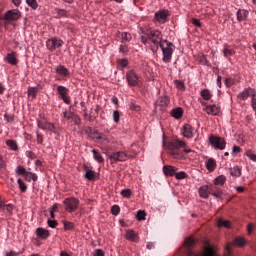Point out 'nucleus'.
<instances>
[{"label": "nucleus", "mask_w": 256, "mask_h": 256, "mask_svg": "<svg viewBox=\"0 0 256 256\" xmlns=\"http://www.w3.org/2000/svg\"><path fill=\"white\" fill-rule=\"evenodd\" d=\"M143 35L140 37L141 43L143 45H149L153 53L159 51L161 43H163V34L161 31L153 28H147L142 31Z\"/></svg>", "instance_id": "obj_1"}, {"label": "nucleus", "mask_w": 256, "mask_h": 256, "mask_svg": "<svg viewBox=\"0 0 256 256\" xmlns=\"http://www.w3.org/2000/svg\"><path fill=\"white\" fill-rule=\"evenodd\" d=\"M166 147L168 149V154L172 155L175 159H181V157H183V150L181 149H184V153H191L193 151L187 148V144L181 140L169 142Z\"/></svg>", "instance_id": "obj_2"}, {"label": "nucleus", "mask_w": 256, "mask_h": 256, "mask_svg": "<svg viewBox=\"0 0 256 256\" xmlns=\"http://www.w3.org/2000/svg\"><path fill=\"white\" fill-rule=\"evenodd\" d=\"M159 47L162 49V61L164 63H171V59H173V51H175V45L173 42L163 40Z\"/></svg>", "instance_id": "obj_3"}, {"label": "nucleus", "mask_w": 256, "mask_h": 256, "mask_svg": "<svg viewBox=\"0 0 256 256\" xmlns=\"http://www.w3.org/2000/svg\"><path fill=\"white\" fill-rule=\"evenodd\" d=\"M65 205V210L68 213H74L77 209H79V199L75 197H68L63 201Z\"/></svg>", "instance_id": "obj_4"}, {"label": "nucleus", "mask_w": 256, "mask_h": 256, "mask_svg": "<svg viewBox=\"0 0 256 256\" xmlns=\"http://www.w3.org/2000/svg\"><path fill=\"white\" fill-rule=\"evenodd\" d=\"M209 141L212 147H215V149L223 150L227 145V142H225V139L215 135H210Z\"/></svg>", "instance_id": "obj_5"}, {"label": "nucleus", "mask_w": 256, "mask_h": 256, "mask_svg": "<svg viewBox=\"0 0 256 256\" xmlns=\"http://www.w3.org/2000/svg\"><path fill=\"white\" fill-rule=\"evenodd\" d=\"M57 93L66 105H71V97H69V89L63 85L57 87Z\"/></svg>", "instance_id": "obj_6"}, {"label": "nucleus", "mask_w": 256, "mask_h": 256, "mask_svg": "<svg viewBox=\"0 0 256 256\" xmlns=\"http://www.w3.org/2000/svg\"><path fill=\"white\" fill-rule=\"evenodd\" d=\"M109 159H111V161H113L114 163L123 162L129 159V154L123 151L113 152L109 155Z\"/></svg>", "instance_id": "obj_7"}, {"label": "nucleus", "mask_w": 256, "mask_h": 256, "mask_svg": "<svg viewBox=\"0 0 256 256\" xmlns=\"http://www.w3.org/2000/svg\"><path fill=\"white\" fill-rule=\"evenodd\" d=\"M126 79L129 87H137L139 86V76L135 73V71L130 70L126 73Z\"/></svg>", "instance_id": "obj_8"}, {"label": "nucleus", "mask_w": 256, "mask_h": 256, "mask_svg": "<svg viewBox=\"0 0 256 256\" xmlns=\"http://www.w3.org/2000/svg\"><path fill=\"white\" fill-rule=\"evenodd\" d=\"M202 105H204L203 111H205L207 115L217 116L221 113V108L215 104L209 105L206 102H202Z\"/></svg>", "instance_id": "obj_9"}, {"label": "nucleus", "mask_w": 256, "mask_h": 256, "mask_svg": "<svg viewBox=\"0 0 256 256\" xmlns=\"http://www.w3.org/2000/svg\"><path fill=\"white\" fill-rule=\"evenodd\" d=\"M2 19H4V21H19V19H21V11L9 10Z\"/></svg>", "instance_id": "obj_10"}, {"label": "nucleus", "mask_w": 256, "mask_h": 256, "mask_svg": "<svg viewBox=\"0 0 256 256\" xmlns=\"http://www.w3.org/2000/svg\"><path fill=\"white\" fill-rule=\"evenodd\" d=\"M62 45V40L58 38H51L46 42V47L47 49H49V51H55V49H59V47H61Z\"/></svg>", "instance_id": "obj_11"}, {"label": "nucleus", "mask_w": 256, "mask_h": 256, "mask_svg": "<svg viewBox=\"0 0 256 256\" xmlns=\"http://www.w3.org/2000/svg\"><path fill=\"white\" fill-rule=\"evenodd\" d=\"M37 125L39 129H42L43 131H51L52 133H55L57 129L53 123L47 122L45 120H38Z\"/></svg>", "instance_id": "obj_12"}, {"label": "nucleus", "mask_w": 256, "mask_h": 256, "mask_svg": "<svg viewBox=\"0 0 256 256\" xmlns=\"http://www.w3.org/2000/svg\"><path fill=\"white\" fill-rule=\"evenodd\" d=\"M55 71L57 75H59V77H63V79H69V77H71V71H69L65 65L59 64L56 66Z\"/></svg>", "instance_id": "obj_13"}, {"label": "nucleus", "mask_w": 256, "mask_h": 256, "mask_svg": "<svg viewBox=\"0 0 256 256\" xmlns=\"http://www.w3.org/2000/svg\"><path fill=\"white\" fill-rule=\"evenodd\" d=\"M182 135L187 139H193V136L195 135V128H193L191 124H185L182 129Z\"/></svg>", "instance_id": "obj_14"}, {"label": "nucleus", "mask_w": 256, "mask_h": 256, "mask_svg": "<svg viewBox=\"0 0 256 256\" xmlns=\"http://www.w3.org/2000/svg\"><path fill=\"white\" fill-rule=\"evenodd\" d=\"M169 17V12L167 10H160L155 13V20L158 23H167V18Z\"/></svg>", "instance_id": "obj_15"}, {"label": "nucleus", "mask_w": 256, "mask_h": 256, "mask_svg": "<svg viewBox=\"0 0 256 256\" xmlns=\"http://www.w3.org/2000/svg\"><path fill=\"white\" fill-rule=\"evenodd\" d=\"M250 95L253 97V95H255V90L253 88H245L238 94V99H240V101H246V99H249Z\"/></svg>", "instance_id": "obj_16"}, {"label": "nucleus", "mask_w": 256, "mask_h": 256, "mask_svg": "<svg viewBox=\"0 0 256 256\" xmlns=\"http://www.w3.org/2000/svg\"><path fill=\"white\" fill-rule=\"evenodd\" d=\"M178 169L175 166L171 165H164L163 166V173L166 177H175Z\"/></svg>", "instance_id": "obj_17"}, {"label": "nucleus", "mask_w": 256, "mask_h": 256, "mask_svg": "<svg viewBox=\"0 0 256 256\" xmlns=\"http://www.w3.org/2000/svg\"><path fill=\"white\" fill-rule=\"evenodd\" d=\"M83 169L86 173L85 178L88 179V181H95V179H97V173L95 171H92L89 166L84 164Z\"/></svg>", "instance_id": "obj_18"}, {"label": "nucleus", "mask_w": 256, "mask_h": 256, "mask_svg": "<svg viewBox=\"0 0 256 256\" xmlns=\"http://www.w3.org/2000/svg\"><path fill=\"white\" fill-rule=\"evenodd\" d=\"M36 235L38 239L45 240V239H49L51 234L49 233V230L40 227L36 229Z\"/></svg>", "instance_id": "obj_19"}, {"label": "nucleus", "mask_w": 256, "mask_h": 256, "mask_svg": "<svg viewBox=\"0 0 256 256\" xmlns=\"http://www.w3.org/2000/svg\"><path fill=\"white\" fill-rule=\"evenodd\" d=\"M198 193L202 199H209L210 195V185L201 186Z\"/></svg>", "instance_id": "obj_20"}, {"label": "nucleus", "mask_w": 256, "mask_h": 256, "mask_svg": "<svg viewBox=\"0 0 256 256\" xmlns=\"http://www.w3.org/2000/svg\"><path fill=\"white\" fill-rule=\"evenodd\" d=\"M125 237L128 241H132L133 243H137V241H139V234L134 230H127Z\"/></svg>", "instance_id": "obj_21"}, {"label": "nucleus", "mask_w": 256, "mask_h": 256, "mask_svg": "<svg viewBox=\"0 0 256 256\" xmlns=\"http://www.w3.org/2000/svg\"><path fill=\"white\" fill-rule=\"evenodd\" d=\"M210 195H213V197H216V199H221L223 190L216 185H210Z\"/></svg>", "instance_id": "obj_22"}, {"label": "nucleus", "mask_w": 256, "mask_h": 256, "mask_svg": "<svg viewBox=\"0 0 256 256\" xmlns=\"http://www.w3.org/2000/svg\"><path fill=\"white\" fill-rule=\"evenodd\" d=\"M205 166L207 171L210 173H213L215 169H217V162L213 158H209L208 160L205 161Z\"/></svg>", "instance_id": "obj_23"}, {"label": "nucleus", "mask_w": 256, "mask_h": 256, "mask_svg": "<svg viewBox=\"0 0 256 256\" xmlns=\"http://www.w3.org/2000/svg\"><path fill=\"white\" fill-rule=\"evenodd\" d=\"M237 21H247V17H249V11L245 9H239L236 13Z\"/></svg>", "instance_id": "obj_24"}, {"label": "nucleus", "mask_w": 256, "mask_h": 256, "mask_svg": "<svg viewBox=\"0 0 256 256\" xmlns=\"http://www.w3.org/2000/svg\"><path fill=\"white\" fill-rule=\"evenodd\" d=\"M6 61L10 65H17L19 63V60H17V54L15 52L7 54Z\"/></svg>", "instance_id": "obj_25"}, {"label": "nucleus", "mask_w": 256, "mask_h": 256, "mask_svg": "<svg viewBox=\"0 0 256 256\" xmlns=\"http://www.w3.org/2000/svg\"><path fill=\"white\" fill-rule=\"evenodd\" d=\"M6 145L9 147V149H11V151H19V144H17L16 140H6Z\"/></svg>", "instance_id": "obj_26"}, {"label": "nucleus", "mask_w": 256, "mask_h": 256, "mask_svg": "<svg viewBox=\"0 0 256 256\" xmlns=\"http://www.w3.org/2000/svg\"><path fill=\"white\" fill-rule=\"evenodd\" d=\"M171 115L172 117H174V119H181V117H183V108L181 107L174 108L171 111Z\"/></svg>", "instance_id": "obj_27"}, {"label": "nucleus", "mask_w": 256, "mask_h": 256, "mask_svg": "<svg viewBox=\"0 0 256 256\" xmlns=\"http://www.w3.org/2000/svg\"><path fill=\"white\" fill-rule=\"evenodd\" d=\"M53 14L55 15L56 19H61V17H67V10L55 8L53 10Z\"/></svg>", "instance_id": "obj_28"}, {"label": "nucleus", "mask_w": 256, "mask_h": 256, "mask_svg": "<svg viewBox=\"0 0 256 256\" xmlns=\"http://www.w3.org/2000/svg\"><path fill=\"white\" fill-rule=\"evenodd\" d=\"M92 153H93V157H94L95 161H97V163L105 162V159L103 158V156L101 155V152H99V150L93 149Z\"/></svg>", "instance_id": "obj_29"}, {"label": "nucleus", "mask_w": 256, "mask_h": 256, "mask_svg": "<svg viewBox=\"0 0 256 256\" xmlns=\"http://www.w3.org/2000/svg\"><path fill=\"white\" fill-rule=\"evenodd\" d=\"M226 181H227V177H225V175H220L213 180V183L215 186L217 185L223 186L225 185Z\"/></svg>", "instance_id": "obj_30"}, {"label": "nucleus", "mask_w": 256, "mask_h": 256, "mask_svg": "<svg viewBox=\"0 0 256 256\" xmlns=\"http://www.w3.org/2000/svg\"><path fill=\"white\" fill-rule=\"evenodd\" d=\"M222 53L224 55V57H233V55H235V50L229 48L228 45H224V49L222 50Z\"/></svg>", "instance_id": "obj_31"}, {"label": "nucleus", "mask_w": 256, "mask_h": 256, "mask_svg": "<svg viewBox=\"0 0 256 256\" xmlns=\"http://www.w3.org/2000/svg\"><path fill=\"white\" fill-rule=\"evenodd\" d=\"M230 175L232 177H241V168L239 166L230 168Z\"/></svg>", "instance_id": "obj_32"}, {"label": "nucleus", "mask_w": 256, "mask_h": 256, "mask_svg": "<svg viewBox=\"0 0 256 256\" xmlns=\"http://www.w3.org/2000/svg\"><path fill=\"white\" fill-rule=\"evenodd\" d=\"M24 178L28 181H37L38 177L37 174L33 173V172H26V175L24 176Z\"/></svg>", "instance_id": "obj_33"}, {"label": "nucleus", "mask_w": 256, "mask_h": 256, "mask_svg": "<svg viewBox=\"0 0 256 256\" xmlns=\"http://www.w3.org/2000/svg\"><path fill=\"white\" fill-rule=\"evenodd\" d=\"M218 227H226L229 229L231 227V222L229 220H223L222 218L218 219Z\"/></svg>", "instance_id": "obj_34"}, {"label": "nucleus", "mask_w": 256, "mask_h": 256, "mask_svg": "<svg viewBox=\"0 0 256 256\" xmlns=\"http://www.w3.org/2000/svg\"><path fill=\"white\" fill-rule=\"evenodd\" d=\"M201 97L205 99V101H209L213 95H211V91L209 89H204L200 92Z\"/></svg>", "instance_id": "obj_35"}, {"label": "nucleus", "mask_w": 256, "mask_h": 256, "mask_svg": "<svg viewBox=\"0 0 256 256\" xmlns=\"http://www.w3.org/2000/svg\"><path fill=\"white\" fill-rule=\"evenodd\" d=\"M157 103L158 105H161V107H166V105H169V98H167V96L160 97Z\"/></svg>", "instance_id": "obj_36"}, {"label": "nucleus", "mask_w": 256, "mask_h": 256, "mask_svg": "<svg viewBox=\"0 0 256 256\" xmlns=\"http://www.w3.org/2000/svg\"><path fill=\"white\" fill-rule=\"evenodd\" d=\"M175 179H178V181H181V179H187V177H189V175L186 174L185 171H181V172H177L175 174Z\"/></svg>", "instance_id": "obj_37"}, {"label": "nucleus", "mask_w": 256, "mask_h": 256, "mask_svg": "<svg viewBox=\"0 0 256 256\" xmlns=\"http://www.w3.org/2000/svg\"><path fill=\"white\" fill-rule=\"evenodd\" d=\"M121 37H122V43H125V42L129 43V41H131L132 39L131 33H128V32H123Z\"/></svg>", "instance_id": "obj_38"}, {"label": "nucleus", "mask_w": 256, "mask_h": 256, "mask_svg": "<svg viewBox=\"0 0 256 256\" xmlns=\"http://www.w3.org/2000/svg\"><path fill=\"white\" fill-rule=\"evenodd\" d=\"M15 171L17 175H22V177H25L26 173L28 172L23 166H17Z\"/></svg>", "instance_id": "obj_39"}, {"label": "nucleus", "mask_w": 256, "mask_h": 256, "mask_svg": "<svg viewBox=\"0 0 256 256\" xmlns=\"http://www.w3.org/2000/svg\"><path fill=\"white\" fill-rule=\"evenodd\" d=\"M234 245L237 247H244L245 246V238L238 237L234 240Z\"/></svg>", "instance_id": "obj_40"}, {"label": "nucleus", "mask_w": 256, "mask_h": 256, "mask_svg": "<svg viewBox=\"0 0 256 256\" xmlns=\"http://www.w3.org/2000/svg\"><path fill=\"white\" fill-rule=\"evenodd\" d=\"M73 115H75V114H73V112H68L67 110H64L62 113H61V117L63 118V119H73Z\"/></svg>", "instance_id": "obj_41"}, {"label": "nucleus", "mask_w": 256, "mask_h": 256, "mask_svg": "<svg viewBox=\"0 0 256 256\" xmlns=\"http://www.w3.org/2000/svg\"><path fill=\"white\" fill-rule=\"evenodd\" d=\"M119 51H120V53H122V55H128L129 47L125 44H121L119 47Z\"/></svg>", "instance_id": "obj_42"}, {"label": "nucleus", "mask_w": 256, "mask_h": 256, "mask_svg": "<svg viewBox=\"0 0 256 256\" xmlns=\"http://www.w3.org/2000/svg\"><path fill=\"white\" fill-rule=\"evenodd\" d=\"M111 213L112 215H115V216L119 215V213H121V207H119V205H113L111 207Z\"/></svg>", "instance_id": "obj_43"}, {"label": "nucleus", "mask_w": 256, "mask_h": 256, "mask_svg": "<svg viewBox=\"0 0 256 256\" xmlns=\"http://www.w3.org/2000/svg\"><path fill=\"white\" fill-rule=\"evenodd\" d=\"M120 195H122V197H125L126 199H129V197H131L132 192L131 189H124L120 192Z\"/></svg>", "instance_id": "obj_44"}, {"label": "nucleus", "mask_w": 256, "mask_h": 256, "mask_svg": "<svg viewBox=\"0 0 256 256\" xmlns=\"http://www.w3.org/2000/svg\"><path fill=\"white\" fill-rule=\"evenodd\" d=\"M113 119H114V123H119L121 119V112H119V110H115L113 112Z\"/></svg>", "instance_id": "obj_45"}, {"label": "nucleus", "mask_w": 256, "mask_h": 256, "mask_svg": "<svg viewBox=\"0 0 256 256\" xmlns=\"http://www.w3.org/2000/svg\"><path fill=\"white\" fill-rule=\"evenodd\" d=\"M64 229L66 231H71L72 229H75V224L73 222H64Z\"/></svg>", "instance_id": "obj_46"}, {"label": "nucleus", "mask_w": 256, "mask_h": 256, "mask_svg": "<svg viewBox=\"0 0 256 256\" xmlns=\"http://www.w3.org/2000/svg\"><path fill=\"white\" fill-rule=\"evenodd\" d=\"M26 3L32 9H37V7H39V5L37 4V0H26Z\"/></svg>", "instance_id": "obj_47"}, {"label": "nucleus", "mask_w": 256, "mask_h": 256, "mask_svg": "<svg viewBox=\"0 0 256 256\" xmlns=\"http://www.w3.org/2000/svg\"><path fill=\"white\" fill-rule=\"evenodd\" d=\"M185 245L188 247V249H191V247L195 245V239L187 238L185 241Z\"/></svg>", "instance_id": "obj_48"}, {"label": "nucleus", "mask_w": 256, "mask_h": 256, "mask_svg": "<svg viewBox=\"0 0 256 256\" xmlns=\"http://www.w3.org/2000/svg\"><path fill=\"white\" fill-rule=\"evenodd\" d=\"M18 185L22 193H25V191H27V185L24 184L23 180L18 179Z\"/></svg>", "instance_id": "obj_49"}, {"label": "nucleus", "mask_w": 256, "mask_h": 256, "mask_svg": "<svg viewBox=\"0 0 256 256\" xmlns=\"http://www.w3.org/2000/svg\"><path fill=\"white\" fill-rule=\"evenodd\" d=\"M145 216H146L145 211L139 210V211L137 212V219H138V221H143V220H145Z\"/></svg>", "instance_id": "obj_50"}, {"label": "nucleus", "mask_w": 256, "mask_h": 256, "mask_svg": "<svg viewBox=\"0 0 256 256\" xmlns=\"http://www.w3.org/2000/svg\"><path fill=\"white\" fill-rule=\"evenodd\" d=\"M175 85L177 89H180L181 91L185 90V83H183L182 81L176 80Z\"/></svg>", "instance_id": "obj_51"}, {"label": "nucleus", "mask_w": 256, "mask_h": 256, "mask_svg": "<svg viewBox=\"0 0 256 256\" xmlns=\"http://www.w3.org/2000/svg\"><path fill=\"white\" fill-rule=\"evenodd\" d=\"M28 95L30 97L36 98L37 97V89L36 88H29Z\"/></svg>", "instance_id": "obj_52"}, {"label": "nucleus", "mask_w": 256, "mask_h": 256, "mask_svg": "<svg viewBox=\"0 0 256 256\" xmlns=\"http://www.w3.org/2000/svg\"><path fill=\"white\" fill-rule=\"evenodd\" d=\"M84 118L90 121V123H93V121H95V116L88 114L87 112L84 113Z\"/></svg>", "instance_id": "obj_53"}, {"label": "nucleus", "mask_w": 256, "mask_h": 256, "mask_svg": "<svg viewBox=\"0 0 256 256\" xmlns=\"http://www.w3.org/2000/svg\"><path fill=\"white\" fill-rule=\"evenodd\" d=\"M59 223L56 220H48V226H50L52 229H55Z\"/></svg>", "instance_id": "obj_54"}, {"label": "nucleus", "mask_w": 256, "mask_h": 256, "mask_svg": "<svg viewBox=\"0 0 256 256\" xmlns=\"http://www.w3.org/2000/svg\"><path fill=\"white\" fill-rule=\"evenodd\" d=\"M192 25H194V27H199V28L202 27L201 21L199 19H196V18L192 19Z\"/></svg>", "instance_id": "obj_55"}, {"label": "nucleus", "mask_w": 256, "mask_h": 256, "mask_svg": "<svg viewBox=\"0 0 256 256\" xmlns=\"http://www.w3.org/2000/svg\"><path fill=\"white\" fill-rule=\"evenodd\" d=\"M235 83V81L232 78H226L225 79V85L226 87H231Z\"/></svg>", "instance_id": "obj_56"}, {"label": "nucleus", "mask_w": 256, "mask_h": 256, "mask_svg": "<svg viewBox=\"0 0 256 256\" xmlns=\"http://www.w3.org/2000/svg\"><path fill=\"white\" fill-rule=\"evenodd\" d=\"M94 256H105V252L102 249H96L94 251Z\"/></svg>", "instance_id": "obj_57"}, {"label": "nucleus", "mask_w": 256, "mask_h": 256, "mask_svg": "<svg viewBox=\"0 0 256 256\" xmlns=\"http://www.w3.org/2000/svg\"><path fill=\"white\" fill-rule=\"evenodd\" d=\"M238 153H241V147L234 146L232 149V155H237Z\"/></svg>", "instance_id": "obj_58"}, {"label": "nucleus", "mask_w": 256, "mask_h": 256, "mask_svg": "<svg viewBox=\"0 0 256 256\" xmlns=\"http://www.w3.org/2000/svg\"><path fill=\"white\" fill-rule=\"evenodd\" d=\"M119 65L121 67H127V65H129V61H127V59H122L119 61Z\"/></svg>", "instance_id": "obj_59"}, {"label": "nucleus", "mask_w": 256, "mask_h": 256, "mask_svg": "<svg viewBox=\"0 0 256 256\" xmlns=\"http://www.w3.org/2000/svg\"><path fill=\"white\" fill-rule=\"evenodd\" d=\"M26 157H29V159H35V153L32 151H26Z\"/></svg>", "instance_id": "obj_60"}, {"label": "nucleus", "mask_w": 256, "mask_h": 256, "mask_svg": "<svg viewBox=\"0 0 256 256\" xmlns=\"http://www.w3.org/2000/svg\"><path fill=\"white\" fill-rule=\"evenodd\" d=\"M37 143L43 145V135L37 134Z\"/></svg>", "instance_id": "obj_61"}, {"label": "nucleus", "mask_w": 256, "mask_h": 256, "mask_svg": "<svg viewBox=\"0 0 256 256\" xmlns=\"http://www.w3.org/2000/svg\"><path fill=\"white\" fill-rule=\"evenodd\" d=\"M5 168V160L3 159V155L0 154V169Z\"/></svg>", "instance_id": "obj_62"}, {"label": "nucleus", "mask_w": 256, "mask_h": 256, "mask_svg": "<svg viewBox=\"0 0 256 256\" xmlns=\"http://www.w3.org/2000/svg\"><path fill=\"white\" fill-rule=\"evenodd\" d=\"M252 108L254 109V111L256 113V98H255V94H253V96H252Z\"/></svg>", "instance_id": "obj_63"}, {"label": "nucleus", "mask_w": 256, "mask_h": 256, "mask_svg": "<svg viewBox=\"0 0 256 256\" xmlns=\"http://www.w3.org/2000/svg\"><path fill=\"white\" fill-rule=\"evenodd\" d=\"M19 253L11 251L10 253H7L6 256H17Z\"/></svg>", "instance_id": "obj_64"}]
</instances>
